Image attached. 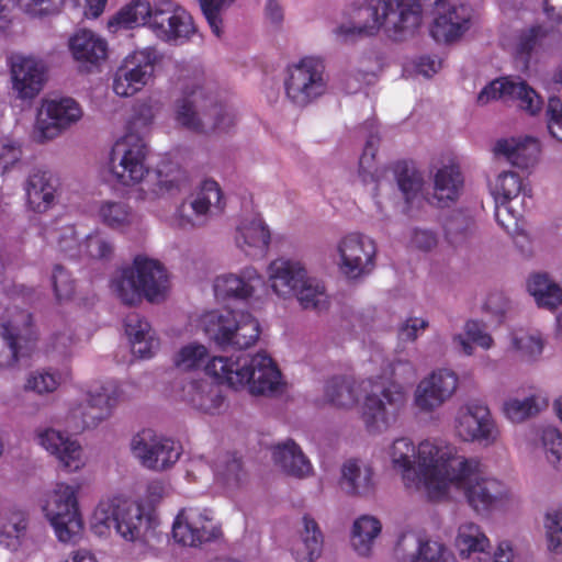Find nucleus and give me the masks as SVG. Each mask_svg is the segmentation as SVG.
<instances>
[{
  "label": "nucleus",
  "mask_w": 562,
  "mask_h": 562,
  "mask_svg": "<svg viewBox=\"0 0 562 562\" xmlns=\"http://www.w3.org/2000/svg\"><path fill=\"white\" fill-rule=\"evenodd\" d=\"M535 445L542 451L548 464L557 471H562V430L555 426L539 428Z\"/></svg>",
  "instance_id": "8fccbe9b"
},
{
  "label": "nucleus",
  "mask_w": 562,
  "mask_h": 562,
  "mask_svg": "<svg viewBox=\"0 0 562 562\" xmlns=\"http://www.w3.org/2000/svg\"><path fill=\"white\" fill-rule=\"evenodd\" d=\"M22 159L23 148L20 142L9 137L0 138V177L18 169Z\"/></svg>",
  "instance_id": "680f3d73"
},
{
  "label": "nucleus",
  "mask_w": 562,
  "mask_h": 562,
  "mask_svg": "<svg viewBox=\"0 0 562 562\" xmlns=\"http://www.w3.org/2000/svg\"><path fill=\"white\" fill-rule=\"evenodd\" d=\"M396 552L406 562H448L450 558L441 543L416 532L403 533L397 541Z\"/></svg>",
  "instance_id": "72a5a7b5"
},
{
  "label": "nucleus",
  "mask_w": 562,
  "mask_h": 562,
  "mask_svg": "<svg viewBox=\"0 0 562 562\" xmlns=\"http://www.w3.org/2000/svg\"><path fill=\"white\" fill-rule=\"evenodd\" d=\"M471 19L470 5L454 1L443 3L438 8L430 33L437 42H453L470 29Z\"/></svg>",
  "instance_id": "c85d7f7f"
},
{
  "label": "nucleus",
  "mask_w": 562,
  "mask_h": 562,
  "mask_svg": "<svg viewBox=\"0 0 562 562\" xmlns=\"http://www.w3.org/2000/svg\"><path fill=\"white\" fill-rule=\"evenodd\" d=\"M158 61L159 55L154 47L135 49L126 55L113 76L114 93L128 98L140 92L154 81Z\"/></svg>",
  "instance_id": "4468645a"
},
{
  "label": "nucleus",
  "mask_w": 562,
  "mask_h": 562,
  "mask_svg": "<svg viewBox=\"0 0 562 562\" xmlns=\"http://www.w3.org/2000/svg\"><path fill=\"white\" fill-rule=\"evenodd\" d=\"M379 145V136L371 134L359 159V177L363 183L373 181L378 173L375 154Z\"/></svg>",
  "instance_id": "338daca9"
},
{
  "label": "nucleus",
  "mask_w": 562,
  "mask_h": 562,
  "mask_svg": "<svg viewBox=\"0 0 562 562\" xmlns=\"http://www.w3.org/2000/svg\"><path fill=\"white\" fill-rule=\"evenodd\" d=\"M531 25L518 36L516 50L526 61L551 53L562 42V24L551 21Z\"/></svg>",
  "instance_id": "393cba45"
},
{
  "label": "nucleus",
  "mask_w": 562,
  "mask_h": 562,
  "mask_svg": "<svg viewBox=\"0 0 562 562\" xmlns=\"http://www.w3.org/2000/svg\"><path fill=\"white\" fill-rule=\"evenodd\" d=\"M234 243L245 256L261 258L270 247V227L260 214L244 216L235 227Z\"/></svg>",
  "instance_id": "cd10ccee"
},
{
  "label": "nucleus",
  "mask_w": 562,
  "mask_h": 562,
  "mask_svg": "<svg viewBox=\"0 0 562 562\" xmlns=\"http://www.w3.org/2000/svg\"><path fill=\"white\" fill-rule=\"evenodd\" d=\"M509 101H516L517 106L530 116H537L543 109L542 97L526 81L515 78L509 87Z\"/></svg>",
  "instance_id": "4d7b16f0"
},
{
  "label": "nucleus",
  "mask_w": 562,
  "mask_h": 562,
  "mask_svg": "<svg viewBox=\"0 0 562 562\" xmlns=\"http://www.w3.org/2000/svg\"><path fill=\"white\" fill-rule=\"evenodd\" d=\"M69 378L67 370L43 368L32 371L25 381V390L38 395L52 394Z\"/></svg>",
  "instance_id": "09e8293b"
},
{
  "label": "nucleus",
  "mask_w": 562,
  "mask_h": 562,
  "mask_svg": "<svg viewBox=\"0 0 562 562\" xmlns=\"http://www.w3.org/2000/svg\"><path fill=\"white\" fill-rule=\"evenodd\" d=\"M131 450L139 463L153 471H165L173 467L182 447L171 438L158 436L151 430H143L131 440Z\"/></svg>",
  "instance_id": "6ab92c4d"
},
{
  "label": "nucleus",
  "mask_w": 562,
  "mask_h": 562,
  "mask_svg": "<svg viewBox=\"0 0 562 562\" xmlns=\"http://www.w3.org/2000/svg\"><path fill=\"white\" fill-rule=\"evenodd\" d=\"M114 250L112 238L100 231L89 234L83 243V254L93 259L110 260Z\"/></svg>",
  "instance_id": "e2e57ef3"
},
{
  "label": "nucleus",
  "mask_w": 562,
  "mask_h": 562,
  "mask_svg": "<svg viewBox=\"0 0 562 562\" xmlns=\"http://www.w3.org/2000/svg\"><path fill=\"white\" fill-rule=\"evenodd\" d=\"M206 221L207 217L205 214L200 213V210L196 209L195 204L189 198L178 206L172 216V225L183 229L200 227L204 225Z\"/></svg>",
  "instance_id": "774afa93"
},
{
  "label": "nucleus",
  "mask_w": 562,
  "mask_h": 562,
  "mask_svg": "<svg viewBox=\"0 0 562 562\" xmlns=\"http://www.w3.org/2000/svg\"><path fill=\"white\" fill-rule=\"evenodd\" d=\"M181 95L173 104L176 123L199 134L224 132L234 124L233 113L218 103L202 74L184 77Z\"/></svg>",
  "instance_id": "39448f33"
},
{
  "label": "nucleus",
  "mask_w": 562,
  "mask_h": 562,
  "mask_svg": "<svg viewBox=\"0 0 562 562\" xmlns=\"http://www.w3.org/2000/svg\"><path fill=\"white\" fill-rule=\"evenodd\" d=\"M220 536V525L213 512L206 507H184L179 510L172 524V537L182 546L196 547Z\"/></svg>",
  "instance_id": "a211bd4d"
},
{
  "label": "nucleus",
  "mask_w": 562,
  "mask_h": 562,
  "mask_svg": "<svg viewBox=\"0 0 562 562\" xmlns=\"http://www.w3.org/2000/svg\"><path fill=\"white\" fill-rule=\"evenodd\" d=\"M427 458H439L441 475L430 484V499L441 501L461 493L476 513H487L509 498L510 492L501 480L488 476L480 459L459 453L456 446H442L439 450L427 446Z\"/></svg>",
  "instance_id": "f257e3e1"
},
{
  "label": "nucleus",
  "mask_w": 562,
  "mask_h": 562,
  "mask_svg": "<svg viewBox=\"0 0 562 562\" xmlns=\"http://www.w3.org/2000/svg\"><path fill=\"white\" fill-rule=\"evenodd\" d=\"M205 371L217 382L252 396H274L283 391L284 382L276 361L267 352L217 356L205 364Z\"/></svg>",
  "instance_id": "20e7f679"
},
{
  "label": "nucleus",
  "mask_w": 562,
  "mask_h": 562,
  "mask_svg": "<svg viewBox=\"0 0 562 562\" xmlns=\"http://www.w3.org/2000/svg\"><path fill=\"white\" fill-rule=\"evenodd\" d=\"M154 4L148 0H133L123 7L112 19L110 25H116L123 29L135 26H148L153 15Z\"/></svg>",
  "instance_id": "603ef678"
},
{
  "label": "nucleus",
  "mask_w": 562,
  "mask_h": 562,
  "mask_svg": "<svg viewBox=\"0 0 562 562\" xmlns=\"http://www.w3.org/2000/svg\"><path fill=\"white\" fill-rule=\"evenodd\" d=\"M125 334L132 352L140 359L151 358L159 349L160 342L150 324L138 314L125 318Z\"/></svg>",
  "instance_id": "ea45409f"
},
{
  "label": "nucleus",
  "mask_w": 562,
  "mask_h": 562,
  "mask_svg": "<svg viewBox=\"0 0 562 562\" xmlns=\"http://www.w3.org/2000/svg\"><path fill=\"white\" fill-rule=\"evenodd\" d=\"M209 357L207 348L198 342L182 346L173 356L172 361L177 369L191 371L201 368Z\"/></svg>",
  "instance_id": "bf43d9fd"
},
{
  "label": "nucleus",
  "mask_w": 562,
  "mask_h": 562,
  "mask_svg": "<svg viewBox=\"0 0 562 562\" xmlns=\"http://www.w3.org/2000/svg\"><path fill=\"white\" fill-rule=\"evenodd\" d=\"M369 376L362 380H356L350 376H335L327 381L325 385V397L326 400L342 408H350L355 406L362 393L366 396L371 392L375 391V384L371 373Z\"/></svg>",
  "instance_id": "f704fd0d"
},
{
  "label": "nucleus",
  "mask_w": 562,
  "mask_h": 562,
  "mask_svg": "<svg viewBox=\"0 0 562 562\" xmlns=\"http://www.w3.org/2000/svg\"><path fill=\"white\" fill-rule=\"evenodd\" d=\"M324 537L318 524L308 515L302 519L300 538L293 547V555L297 562H313L318 559L323 549Z\"/></svg>",
  "instance_id": "37998d69"
},
{
  "label": "nucleus",
  "mask_w": 562,
  "mask_h": 562,
  "mask_svg": "<svg viewBox=\"0 0 562 562\" xmlns=\"http://www.w3.org/2000/svg\"><path fill=\"white\" fill-rule=\"evenodd\" d=\"M285 99L295 108L305 109L329 90L325 64L316 57H304L288 66L283 78Z\"/></svg>",
  "instance_id": "ddd939ff"
},
{
  "label": "nucleus",
  "mask_w": 562,
  "mask_h": 562,
  "mask_svg": "<svg viewBox=\"0 0 562 562\" xmlns=\"http://www.w3.org/2000/svg\"><path fill=\"white\" fill-rule=\"evenodd\" d=\"M149 30L164 42L188 40L194 33L189 12L173 0H156Z\"/></svg>",
  "instance_id": "412c9836"
},
{
  "label": "nucleus",
  "mask_w": 562,
  "mask_h": 562,
  "mask_svg": "<svg viewBox=\"0 0 562 562\" xmlns=\"http://www.w3.org/2000/svg\"><path fill=\"white\" fill-rule=\"evenodd\" d=\"M326 285L323 280L312 274L310 270L297 285L293 299L303 310L324 311L329 306Z\"/></svg>",
  "instance_id": "c03bdc74"
},
{
  "label": "nucleus",
  "mask_w": 562,
  "mask_h": 562,
  "mask_svg": "<svg viewBox=\"0 0 562 562\" xmlns=\"http://www.w3.org/2000/svg\"><path fill=\"white\" fill-rule=\"evenodd\" d=\"M394 173L398 188L407 202H412L422 193L425 184L424 175L413 164L397 162Z\"/></svg>",
  "instance_id": "5fc2aeb1"
},
{
  "label": "nucleus",
  "mask_w": 562,
  "mask_h": 562,
  "mask_svg": "<svg viewBox=\"0 0 562 562\" xmlns=\"http://www.w3.org/2000/svg\"><path fill=\"white\" fill-rule=\"evenodd\" d=\"M123 400V387L115 381L91 385L83 398L70 402L65 425L75 434L94 429L111 417L114 407Z\"/></svg>",
  "instance_id": "9b49d317"
},
{
  "label": "nucleus",
  "mask_w": 562,
  "mask_h": 562,
  "mask_svg": "<svg viewBox=\"0 0 562 562\" xmlns=\"http://www.w3.org/2000/svg\"><path fill=\"white\" fill-rule=\"evenodd\" d=\"M366 372L371 373L380 391H371L364 396L360 417L369 434L379 435L386 431L405 408L408 391L404 383L416 380L417 368L409 360L389 361L376 352L371 357Z\"/></svg>",
  "instance_id": "f03ea898"
},
{
  "label": "nucleus",
  "mask_w": 562,
  "mask_h": 562,
  "mask_svg": "<svg viewBox=\"0 0 562 562\" xmlns=\"http://www.w3.org/2000/svg\"><path fill=\"white\" fill-rule=\"evenodd\" d=\"M491 192L495 198L497 222L507 231L512 226H517L518 220L522 213L514 210L510 202L518 198L521 193L524 198L531 196V189L524 184L520 176L512 170L502 171L496 176L494 181L490 183Z\"/></svg>",
  "instance_id": "4be33fe9"
},
{
  "label": "nucleus",
  "mask_w": 562,
  "mask_h": 562,
  "mask_svg": "<svg viewBox=\"0 0 562 562\" xmlns=\"http://www.w3.org/2000/svg\"><path fill=\"white\" fill-rule=\"evenodd\" d=\"M68 47L74 60L87 71L98 67L108 57L106 41L89 30L76 32L69 38Z\"/></svg>",
  "instance_id": "2f4dec72"
},
{
  "label": "nucleus",
  "mask_w": 562,
  "mask_h": 562,
  "mask_svg": "<svg viewBox=\"0 0 562 562\" xmlns=\"http://www.w3.org/2000/svg\"><path fill=\"white\" fill-rule=\"evenodd\" d=\"M527 290L539 307L552 311L562 304V289L547 274L531 276Z\"/></svg>",
  "instance_id": "a18cd8bd"
},
{
  "label": "nucleus",
  "mask_w": 562,
  "mask_h": 562,
  "mask_svg": "<svg viewBox=\"0 0 562 562\" xmlns=\"http://www.w3.org/2000/svg\"><path fill=\"white\" fill-rule=\"evenodd\" d=\"M83 116L81 105L72 98L45 99L38 109L34 137L38 143L57 138Z\"/></svg>",
  "instance_id": "dca6fc26"
},
{
  "label": "nucleus",
  "mask_w": 562,
  "mask_h": 562,
  "mask_svg": "<svg viewBox=\"0 0 562 562\" xmlns=\"http://www.w3.org/2000/svg\"><path fill=\"white\" fill-rule=\"evenodd\" d=\"M308 268L305 262L289 257L272 259L266 267V281L270 291L281 300H291Z\"/></svg>",
  "instance_id": "a878e982"
},
{
  "label": "nucleus",
  "mask_w": 562,
  "mask_h": 562,
  "mask_svg": "<svg viewBox=\"0 0 562 562\" xmlns=\"http://www.w3.org/2000/svg\"><path fill=\"white\" fill-rule=\"evenodd\" d=\"M472 344L487 350L493 347L494 340L482 323L470 319L464 324L463 333L452 336V345L459 352L472 356L474 352Z\"/></svg>",
  "instance_id": "de8ad7c7"
},
{
  "label": "nucleus",
  "mask_w": 562,
  "mask_h": 562,
  "mask_svg": "<svg viewBox=\"0 0 562 562\" xmlns=\"http://www.w3.org/2000/svg\"><path fill=\"white\" fill-rule=\"evenodd\" d=\"M216 479L229 488L239 486L246 473L243 469L240 459L234 453H225L217 458L215 462Z\"/></svg>",
  "instance_id": "13d9d810"
},
{
  "label": "nucleus",
  "mask_w": 562,
  "mask_h": 562,
  "mask_svg": "<svg viewBox=\"0 0 562 562\" xmlns=\"http://www.w3.org/2000/svg\"><path fill=\"white\" fill-rule=\"evenodd\" d=\"M110 288L127 305H135L143 299L158 303L166 299L170 280L166 267L158 259L139 254L131 263L115 271Z\"/></svg>",
  "instance_id": "6e6552de"
},
{
  "label": "nucleus",
  "mask_w": 562,
  "mask_h": 562,
  "mask_svg": "<svg viewBox=\"0 0 562 562\" xmlns=\"http://www.w3.org/2000/svg\"><path fill=\"white\" fill-rule=\"evenodd\" d=\"M381 522L372 516H361L355 520L351 529L350 543L360 557H369L373 543L381 532Z\"/></svg>",
  "instance_id": "49530a36"
},
{
  "label": "nucleus",
  "mask_w": 562,
  "mask_h": 562,
  "mask_svg": "<svg viewBox=\"0 0 562 562\" xmlns=\"http://www.w3.org/2000/svg\"><path fill=\"white\" fill-rule=\"evenodd\" d=\"M340 490L351 496H369L375 490L373 468L360 459H348L340 468Z\"/></svg>",
  "instance_id": "c9c22d12"
},
{
  "label": "nucleus",
  "mask_w": 562,
  "mask_h": 562,
  "mask_svg": "<svg viewBox=\"0 0 562 562\" xmlns=\"http://www.w3.org/2000/svg\"><path fill=\"white\" fill-rule=\"evenodd\" d=\"M427 446L439 450L442 446H453L438 439H426L418 446L407 437L396 438L387 448L386 454L392 469L398 472L406 487L423 492L430 498V484H436L441 475L439 458H427Z\"/></svg>",
  "instance_id": "1a4fd4ad"
},
{
  "label": "nucleus",
  "mask_w": 562,
  "mask_h": 562,
  "mask_svg": "<svg viewBox=\"0 0 562 562\" xmlns=\"http://www.w3.org/2000/svg\"><path fill=\"white\" fill-rule=\"evenodd\" d=\"M158 521L139 503L121 496L99 501L91 517V530L105 537L113 528L127 542H147L155 533Z\"/></svg>",
  "instance_id": "0eeeda50"
},
{
  "label": "nucleus",
  "mask_w": 562,
  "mask_h": 562,
  "mask_svg": "<svg viewBox=\"0 0 562 562\" xmlns=\"http://www.w3.org/2000/svg\"><path fill=\"white\" fill-rule=\"evenodd\" d=\"M262 276L254 266L244 267L239 272H226L214 278L213 292L218 300L246 301L254 296Z\"/></svg>",
  "instance_id": "7c9ffc66"
},
{
  "label": "nucleus",
  "mask_w": 562,
  "mask_h": 562,
  "mask_svg": "<svg viewBox=\"0 0 562 562\" xmlns=\"http://www.w3.org/2000/svg\"><path fill=\"white\" fill-rule=\"evenodd\" d=\"M456 547L462 557L468 558L475 552H485L490 540L477 525L465 522L459 527Z\"/></svg>",
  "instance_id": "6e6d98bb"
},
{
  "label": "nucleus",
  "mask_w": 562,
  "mask_h": 562,
  "mask_svg": "<svg viewBox=\"0 0 562 562\" xmlns=\"http://www.w3.org/2000/svg\"><path fill=\"white\" fill-rule=\"evenodd\" d=\"M271 458L280 470L297 479H304L312 474L311 461L301 447L292 439L278 442L271 447Z\"/></svg>",
  "instance_id": "58836bf2"
},
{
  "label": "nucleus",
  "mask_w": 562,
  "mask_h": 562,
  "mask_svg": "<svg viewBox=\"0 0 562 562\" xmlns=\"http://www.w3.org/2000/svg\"><path fill=\"white\" fill-rule=\"evenodd\" d=\"M201 11L206 19L213 34L221 37L223 34V18L222 14L227 10L236 0H198Z\"/></svg>",
  "instance_id": "69168bd1"
},
{
  "label": "nucleus",
  "mask_w": 562,
  "mask_h": 562,
  "mask_svg": "<svg viewBox=\"0 0 562 562\" xmlns=\"http://www.w3.org/2000/svg\"><path fill=\"white\" fill-rule=\"evenodd\" d=\"M544 339L538 330H515L510 334V349L522 360L537 361L543 352Z\"/></svg>",
  "instance_id": "3c124183"
},
{
  "label": "nucleus",
  "mask_w": 562,
  "mask_h": 562,
  "mask_svg": "<svg viewBox=\"0 0 562 562\" xmlns=\"http://www.w3.org/2000/svg\"><path fill=\"white\" fill-rule=\"evenodd\" d=\"M456 436L464 442L494 446L501 438V429L487 405L470 402L460 406L453 418Z\"/></svg>",
  "instance_id": "2eb2a0df"
},
{
  "label": "nucleus",
  "mask_w": 562,
  "mask_h": 562,
  "mask_svg": "<svg viewBox=\"0 0 562 562\" xmlns=\"http://www.w3.org/2000/svg\"><path fill=\"white\" fill-rule=\"evenodd\" d=\"M149 148L144 136L136 132H126L111 148L108 159V171L112 180L124 188L139 186L135 200L153 203L165 193L179 188V181L164 179L147 181L150 175L148 166Z\"/></svg>",
  "instance_id": "7ed1b4c3"
},
{
  "label": "nucleus",
  "mask_w": 562,
  "mask_h": 562,
  "mask_svg": "<svg viewBox=\"0 0 562 562\" xmlns=\"http://www.w3.org/2000/svg\"><path fill=\"white\" fill-rule=\"evenodd\" d=\"M543 527L548 550L562 553V505L546 514Z\"/></svg>",
  "instance_id": "0e129e2a"
},
{
  "label": "nucleus",
  "mask_w": 562,
  "mask_h": 562,
  "mask_svg": "<svg viewBox=\"0 0 562 562\" xmlns=\"http://www.w3.org/2000/svg\"><path fill=\"white\" fill-rule=\"evenodd\" d=\"M199 327L215 344L247 349L260 335L259 322L248 312L213 310L203 313Z\"/></svg>",
  "instance_id": "f8f14e48"
},
{
  "label": "nucleus",
  "mask_w": 562,
  "mask_h": 562,
  "mask_svg": "<svg viewBox=\"0 0 562 562\" xmlns=\"http://www.w3.org/2000/svg\"><path fill=\"white\" fill-rule=\"evenodd\" d=\"M189 199H191L196 209L200 210V213H204L207 218L212 207H222V191L218 183L214 180L203 181Z\"/></svg>",
  "instance_id": "052dcab7"
},
{
  "label": "nucleus",
  "mask_w": 562,
  "mask_h": 562,
  "mask_svg": "<svg viewBox=\"0 0 562 562\" xmlns=\"http://www.w3.org/2000/svg\"><path fill=\"white\" fill-rule=\"evenodd\" d=\"M340 272L356 280L370 274L375 268L376 244L373 238L361 233H349L337 243Z\"/></svg>",
  "instance_id": "f3484780"
},
{
  "label": "nucleus",
  "mask_w": 562,
  "mask_h": 562,
  "mask_svg": "<svg viewBox=\"0 0 562 562\" xmlns=\"http://www.w3.org/2000/svg\"><path fill=\"white\" fill-rule=\"evenodd\" d=\"M547 402L538 395H530L524 398L510 397L503 403L502 412L512 423H522L538 414Z\"/></svg>",
  "instance_id": "864d4df0"
},
{
  "label": "nucleus",
  "mask_w": 562,
  "mask_h": 562,
  "mask_svg": "<svg viewBox=\"0 0 562 562\" xmlns=\"http://www.w3.org/2000/svg\"><path fill=\"white\" fill-rule=\"evenodd\" d=\"M458 386L456 372L449 369L434 370L417 383L412 405L417 413L430 415L454 395Z\"/></svg>",
  "instance_id": "aec40b11"
},
{
  "label": "nucleus",
  "mask_w": 562,
  "mask_h": 562,
  "mask_svg": "<svg viewBox=\"0 0 562 562\" xmlns=\"http://www.w3.org/2000/svg\"><path fill=\"white\" fill-rule=\"evenodd\" d=\"M12 90L21 100L34 99L43 89L47 67L43 59L23 54H13L9 59Z\"/></svg>",
  "instance_id": "5701e85b"
},
{
  "label": "nucleus",
  "mask_w": 562,
  "mask_h": 562,
  "mask_svg": "<svg viewBox=\"0 0 562 562\" xmlns=\"http://www.w3.org/2000/svg\"><path fill=\"white\" fill-rule=\"evenodd\" d=\"M95 216L101 224L114 232H127L137 222L133 207L126 202L115 200L98 202Z\"/></svg>",
  "instance_id": "79ce46f5"
},
{
  "label": "nucleus",
  "mask_w": 562,
  "mask_h": 562,
  "mask_svg": "<svg viewBox=\"0 0 562 562\" xmlns=\"http://www.w3.org/2000/svg\"><path fill=\"white\" fill-rule=\"evenodd\" d=\"M79 492V485L57 482L40 501L44 518L52 527L56 539L64 544H75L83 536L85 522L80 510Z\"/></svg>",
  "instance_id": "9d476101"
},
{
  "label": "nucleus",
  "mask_w": 562,
  "mask_h": 562,
  "mask_svg": "<svg viewBox=\"0 0 562 562\" xmlns=\"http://www.w3.org/2000/svg\"><path fill=\"white\" fill-rule=\"evenodd\" d=\"M179 397L191 408L211 415L220 413L225 402L221 387L206 378L186 380Z\"/></svg>",
  "instance_id": "c756f323"
},
{
  "label": "nucleus",
  "mask_w": 562,
  "mask_h": 562,
  "mask_svg": "<svg viewBox=\"0 0 562 562\" xmlns=\"http://www.w3.org/2000/svg\"><path fill=\"white\" fill-rule=\"evenodd\" d=\"M463 182L458 164L450 160L442 165L434 173L432 203L438 207H447L454 203L462 192Z\"/></svg>",
  "instance_id": "4c0bfd02"
},
{
  "label": "nucleus",
  "mask_w": 562,
  "mask_h": 562,
  "mask_svg": "<svg viewBox=\"0 0 562 562\" xmlns=\"http://www.w3.org/2000/svg\"><path fill=\"white\" fill-rule=\"evenodd\" d=\"M35 439L42 448L57 459L66 472L76 473L86 467L87 457L77 440L53 428L36 430Z\"/></svg>",
  "instance_id": "b1692460"
},
{
  "label": "nucleus",
  "mask_w": 562,
  "mask_h": 562,
  "mask_svg": "<svg viewBox=\"0 0 562 562\" xmlns=\"http://www.w3.org/2000/svg\"><path fill=\"white\" fill-rule=\"evenodd\" d=\"M492 150L496 158L503 157L514 166L528 168L536 164L540 145L530 136L508 137L497 139Z\"/></svg>",
  "instance_id": "e433bc0d"
},
{
  "label": "nucleus",
  "mask_w": 562,
  "mask_h": 562,
  "mask_svg": "<svg viewBox=\"0 0 562 562\" xmlns=\"http://www.w3.org/2000/svg\"><path fill=\"white\" fill-rule=\"evenodd\" d=\"M31 314L22 311L5 324H0V368L14 366L25 353L22 331L31 325Z\"/></svg>",
  "instance_id": "473e14b6"
},
{
  "label": "nucleus",
  "mask_w": 562,
  "mask_h": 562,
  "mask_svg": "<svg viewBox=\"0 0 562 562\" xmlns=\"http://www.w3.org/2000/svg\"><path fill=\"white\" fill-rule=\"evenodd\" d=\"M23 189L29 210L43 214L56 205L60 194V182L49 170L38 168L29 173Z\"/></svg>",
  "instance_id": "bb28decb"
},
{
  "label": "nucleus",
  "mask_w": 562,
  "mask_h": 562,
  "mask_svg": "<svg viewBox=\"0 0 562 562\" xmlns=\"http://www.w3.org/2000/svg\"><path fill=\"white\" fill-rule=\"evenodd\" d=\"M30 524L29 512L13 505L0 512V542L10 550H16L26 537Z\"/></svg>",
  "instance_id": "a19ab883"
},
{
  "label": "nucleus",
  "mask_w": 562,
  "mask_h": 562,
  "mask_svg": "<svg viewBox=\"0 0 562 562\" xmlns=\"http://www.w3.org/2000/svg\"><path fill=\"white\" fill-rule=\"evenodd\" d=\"M420 23V10L415 0H373L359 9L358 20L339 25L335 33L342 40L356 35H373L384 29L396 41L412 33Z\"/></svg>",
  "instance_id": "423d86ee"
}]
</instances>
